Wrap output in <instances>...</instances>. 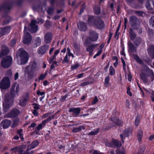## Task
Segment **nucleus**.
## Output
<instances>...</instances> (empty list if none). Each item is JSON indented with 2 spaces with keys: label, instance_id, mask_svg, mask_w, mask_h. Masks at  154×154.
Returning a JSON list of instances; mask_svg holds the SVG:
<instances>
[{
  "label": "nucleus",
  "instance_id": "f257e3e1",
  "mask_svg": "<svg viewBox=\"0 0 154 154\" xmlns=\"http://www.w3.org/2000/svg\"><path fill=\"white\" fill-rule=\"evenodd\" d=\"M20 91V86L17 83H14L11 86V95H5V100L3 102V106L4 111L7 112L13 103L12 97L18 94Z\"/></svg>",
  "mask_w": 154,
  "mask_h": 154
},
{
  "label": "nucleus",
  "instance_id": "f03ea898",
  "mask_svg": "<svg viewBox=\"0 0 154 154\" xmlns=\"http://www.w3.org/2000/svg\"><path fill=\"white\" fill-rule=\"evenodd\" d=\"M88 24L89 26H94L99 29H103L105 26L104 23L101 19L93 17H89Z\"/></svg>",
  "mask_w": 154,
  "mask_h": 154
},
{
  "label": "nucleus",
  "instance_id": "7ed1b4c3",
  "mask_svg": "<svg viewBox=\"0 0 154 154\" xmlns=\"http://www.w3.org/2000/svg\"><path fill=\"white\" fill-rule=\"evenodd\" d=\"M17 56L18 58V63L19 64H25L28 60V54L23 49H20L18 50Z\"/></svg>",
  "mask_w": 154,
  "mask_h": 154
},
{
  "label": "nucleus",
  "instance_id": "20e7f679",
  "mask_svg": "<svg viewBox=\"0 0 154 154\" xmlns=\"http://www.w3.org/2000/svg\"><path fill=\"white\" fill-rule=\"evenodd\" d=\"M149 76L151 77L152 80H154V75L152 71L149 68H145L140 74V78L144 82H146L147 80V77Z\"/></svg>",
  "mask_w": 154,
  "mask_h": 154
},
{
  "label": "nucleus",
  "instance_id": "39448f33",
  "mask_svg": "<svg viewBox=\"0 0 154 154\" xmlns=\"http://www.w3.org/2000/svg\"><path fill=\"white\" fill-rule=\"evenodd\" d=\"M98 34L95 31H90L89 33L88 37L85 42V45L86 46H88L91 42L96 41L98 38Z\"/></svg>",
  "mask_w": 154,
  "mask_h": 154
},
{
  "label": "nucleus",
  "instance_id": "423d86ee",
  "mask_svg": "<svg viewBox=\"0 0 154 154\" xmlns=\"http://www.w3.org/2000/svg\"><path fill=\"white\" fill-rule=\"evenodd\" d=\"M11 85V83L9 78L7 77H4L0 83L1 88L6 89L8 88Z\"/></svg>",
  "mask_w": 154,
  "mask_h": 154
},
{
  "label": "nucleus",
  "instance_id": "0eeeda50",
  "mask_svg": "<svg viewBox=\"0 0 154 154\" xmlns=\"http://www.w3.org/2000/svg\"><path fill=\"white\" fill-rule=\"evenodd\" d=\"M12 62V57L10 56H7L3 58L1 63L3 67H8L10 66Z\"/></svg>",
  "mask_w": 154,
  "mask_h": 154
},
{
  "label": "nucleus",
  "instance_id": "6e6552de",
  "mask_svg": "<svg viewBox=\"0 0 154 154\" xmlns=\"http://www.w3.org/2000/svg\"><path fill=\"white\" fill-rule=\"evenodd\" d=\"M28 29L25 26L24 29V34L23 37V43L25 44H28L31 42L32 40L31 36L29 33L26 32L28 31Z\"/></svg>",
  "mask_w": 154,
  "mask_h": 154
},
{
  "label": "nucleus",
  "instance_id": "1a4fd4ad",
  "mask_svg": "<svg viewBox=\"0 0 154 154\" xmlns=\"http://www.w3.org/2000/svg\"><path fill=\"white\" fill-rule=\"evenodd\" d=\"M141 42L140 38H137L135 42L134 43V45L130 42H128V44L129 49V51L130 52H134L135 51V49L137 45L139 44Z\"/></svg>",
  "mask_w": 154,
  "mask_h": 154
},
{
  "label": "nucleus",
  "instance_id": "9d476101",
  "mask_svg": "<svg viewBox=\"0 0 154 154\" xmlns=\"http://www.w3.org/2000/svg\"><path fill=\"white\" fill-rule=\"evenodd\" d=\"M26 148V146L24 145H21L16 146L11 149L12 151V153H15V154H22L23 149Z\"/></svg>",
  "mask_w": 154,
  "mask_h": 154
},
{
  "label": "nucleus",
  "instance_id": "9b49d317",
  "mask_svg": "<svg viewBox=\"0 0 154 154\" xmlns=\"http://www.w3.org/2000/svg\"><path fill=\"white\" fill-rule=\"evenodd\" d=\"M0 58H2L8 54L9 50L8 48L5 45H2V46H0Z\"/></svg>",
  "mask_w": 154,
  "mask_h": 154
},
{
  "label": "nucleus",
  "instance_id": "f8f14e48",
  "mask_svg": "<svg viewBox=\"0 0 154 154\" xmlns=\"http://www.w3.org/2000/svg\"><path fill=\"white\" fill-rule=\"evenodd\" d=\"M11 28L10 26H6L0 29V37L9 33L11 30Z\"/></svg>",
  "mask_w": 154,
  "mask_h": 154
},
{
  "label": "nucleus",
  "instance_id": "ddd939ff",
  "mask_svg": "<svg viewBox=\"0 0 154 154\" xmlns=\"http://www.w3.org/2000/svg\"><path fill=\"white\" fill-rule=\"evenodd\" d=\"M42 23L43 22L42 21H39L37 22V21L35 20H32L31 21V24L30 25V26L31 28V31L32 32H36L38 29V26H36L35 24L37 23Z\"/></svg>",
  "mask_w": 154,
  "mask_h": 154
},
{
  "label": "nucleus",
  "instance_id": "4468645a",
  "mask_svg": "<svg viewBox=\"0 0 154 154\" xmlns=\"http://www.w3.org/2000/svg\"><path fill=\"white\" fill-rule=\"evenodd\" d=\"M20 113V112L19 110L17 109H14L6 115L5 117L8 118L14 117L19 115Z\"/></svg>",
  "mask_w": 154,
  "mask_h": 154
},
{
  "label": "nucleus",
  "instance_id": "2eb2a0df",
  "mask_svg": "<svg viewBox=\"0 0 154 154\" xmlns=\"http://www.w3.org/2000/svg\"><path fill=\"white\" fill-rule=\"evenodd\" d=\"M131 128H126L124 131L123 134H121L120 137L123 143H124V139H125L126 137L128 136L131 133Z\"/></svg>",
  "mask_w": 154,
  "mask_h": 154
},
{
  "label": "nucleus",
  "instance_id": "dca6fc26",
  "mask_svg": "<svg viewBox=\"0 0 154 154\" xmlns=\"http://www.w3.org/2000/svg\"><path fill=\"white\" fill-rule=\"evenodd\" d=\"M59 50H56L54 52V55L50 58L49 60V62L50 63H53L51 67H53L56 66V65H54V64H56V63L55 61H54V60L55 59L56 56L59 53Z\"/></svg>",
  "mask_w": 154,
  "mask_h": 154
},
{
  "label": "nucleus",
  "instance_id": "f3484780",
  "mask_svg": "<svg viewBox=\"0 0 154 154\" xmlns=\"http://www.w3.org/2000/svg\"><path fill=\"white\" fill-rule=\"evenodd\" d=\"M48 48V45H45L39 47L38 49L37 52L40 54H43L45 53Z\"/></svg>",
  "mask_w": 154,
  "mask_h": 154
},
{
  "label": "nucleus",
  "instance_id": "a211bd4d",
  "mask_svg": "<svg viewBox=\"0 0 154 154\" xmlns=\"http://www.w3.org/2000/svg\"><path fill=\"white\" fill-rule=\"evenodd\" d=\"M29 97V94H27L26 96L22 97L20 101L19 104L21 106H24L28 101Z\"/></svg>",
  "mask_w": 154,
  "mask_h": 154
},
{
  "label": "nucleus",
  "instance_id": "6ab92c4d",
  "mask_svg": "<svg viewBox=\"0 0 154 154\" xmlns=\"http://www.w3.org/2000/svg\"><path fill=\"white\" fill-rule=\"evenodd\" d=\"M81 109L80 108H70L69 111L72 112L75 116H77L80 113Z\"/></svg>",
  "mask_w": 154,
  "mask_h": 154
},
{
  "label": "nucleus",
  "instance_id": "aec40b11",
  "mask_svg": "<svg viewBox=\"0 0 154 154\" xmlns=\"http://www.w3.org/2000/svg\"><path fill=\"white\" fill-rule=\"evenodd\" d=\"M52 35L51 33H48L45 35L44 41L47 43H49L51 40Z\"/></svg>",
  "mask_w": 154,
  "mask_h": 154
},
{
  "label": "nucleus",
  "instance_id": "412c9836",
  "mask_svg": "<svg viewBox=\"0 0 154 154\" xmlns=\"http://www.w3.org/2000/svg\"><path fill=\"white\" fill-rule=\"evenodd\" d=\"M78 28L79 30L82 31H85L87 29L86 24L83 22H80L78 24Z\"/></svg>",
  "mask_w": 154,
  "mask_h": 154
},
{
  "label": "nucleus",
  "instance_id": "4be33fe9",
  "mask_svg": "<svg viewBox=\"0 0 154 154\" xmlns=\"http://www.w3.org/2000/svg\"><path fill=\"white\" fill-rule=\"evenodd\" d=\"M11 124V121L8 120H5L2 122L1 125L3 127V128L5 129L8 128Z\"/></svg>",
  "mask_w": 154,
  "mask_h": 154
},
{
  "label": "nucleus",
  "instance_id": "5701e85b",
  "mask_svg": "<svg viewBox=\"0 0 154 154\" xmlns=\"http://www.w3.org/2000/svg\"><path fill=\"white\" fill-rule=\"evenodd\" d=\"M39 143L38 140H35L32 142L27 147V150H29L31 149H33L38 146Z\"/></svg>",
  "mask_w": 154,
  "mask_h": 154
},
{
  "label": "nucleus",
  "instance_id": "b1692460",
  "mask_svg": "<svg viewBox=\"0 0 154 154\" xmlns=\"http://www.w3.org/2000/svg\"><path fill=\"white\" fill-rule=\"evenodd\" d=\"M97 45H93L88 46L86 49L87 51L89 52L90 55L93 54V51L94 48L97 47Z\"/></svg>",
  "mask_w": 154,
  "mask_h": 154
},
{
  "label": "nucleus",
  "instance_id": "393cba45",
  "mask_svg": "<svg viewBox=\"0 0 154 154\" xmlns=\"http://www.w3.org/2000/svg\"><path fill=\"white\" fill-rule=\"evenodd\" d=\"M85 126L82 125L79 127L74 128L72 129V131L74 133H77L80 131L82 129H85Z\"/></svg>",
  "mask_w": 154,
  "mask_h": 154
},
{
  "label": "nucleus",
  "instance_id": "a878e982",
  "mask_svg": "<svg viewBox=\"0 0 154 154\" xmlns=\"http://www.w3.org/2000/svg\"><path fill=\"white\" fill-rule=\"evenodd\" d=\"M143 135V132L141 130H139L138 131L137 137L138 140L139 142H140L141 140V139H142Z\"/></svg>",
  "mask_w": 154,
  "mask_h": 154
},
{
  "label": "nucleus",
  "instance_id": "bb28decb",
  "mask_svg": "<svg viewBox=\"0 0 154 154\" xmlns=\"http://www.w3.org/2000/svg\"><path fill=\"white\" fill-rule=\"evenodd\" d=\"M25 73L26 74H28V77L29 79L32 78L33 75V73L32 71H29L28 69V68H27L26 70L25 71Z\"/></svg>",
  "mask_w": 154,
  "mask_h": 154
},
{
  "label": "nucleus",
  "instance_id": "cd10ccee",
  "mask_svg": "<svg viewBox=\"0 0 154 154\" xmlns=\"http://www.w3.org/2000/svg\"><path fill=\"white\" fill-rule=\"evenodd\" d=\"M134 59L138 63L141 64H143V62L142 60H141L139 57L136 55H133Z\"/></svg>",
  "mask_w": 154,
  "mask_h": 154
},
{
  "label": "nucleus",
  "instance_id": "c85d7f7f",
  "mask_svg": "<svg viewBox=\"0 0 154 154\" xmlns=\"http://www.w3.org/2000/svg\"><path fill=\"white\" fill-rule=\"evenodd\" d=\"M46 124V123L45 122L43 121L41 124L38 125L36 128L38 130L42 129L43 128L45 127Z\"/></svg>",
  "mask_w": 154,
  "mask_h": 154
},
{
  "label": "nucleus",
  "instance_id": "c756f323",
  "mask_svg": "<svg viewBox=\"0 0 154 154\" xmlns=\"http://www.w3.org/2000/svg\"><path fill=\"white\" fill-rule=\"evenodd\" d=\"M113 144L114 146V147L121 146V143L117 140L114 139L112 140Z\"/></svg>",
  "mask_w": 154,
  "mask_h": 154
},
{
  "label": "nucleus",
  "instance_id": "7c9ffc66",
  "mask_svg": "<svg viewBox=\"0 0 154 154\" xmlns=\"http://www.w3.org/2000/svg\"><path fill=\"white\" fill-rule=\"evenodd\" d=\"M130 37L131 39H133L136 37L135 34L133 32L132 29H131L130 31Z\"/></svg>",
  "mask_w": 154,
  "mask_h": 154
},
{
  "label": "nucleus",
  "instance_id": "2f4dec72",
  "mask_svg": "<svg viewBox=\"0 0 154 154\" xmlns=\"http://www.w3.org/2000/svg\"><path fill=\"white\" fill-rule=\"evenodd\" d=\"M99 129L98 128H97L95 130H94V131H91L90 133H88V135H93L96 134L99 132Z\"/></svg>",
  "mask_w": 154,
  "mask_h": 154
},
{
  "label": "nucleus",
  "instance_id": "473e14b6",
  "mask_svg": "<svg viewBox=\"0 0 154 154\" xmlns=\"http://www.w3.org/2000/svg\"><path fill=\"white\" fill-rule=\"evenodd\" d=\"M148 50V52L150 53L152 57L154 58V46H151L150 48Z\"/></svg>",
  "mask_w": 154,
  "mask_h": 154
},
{
  "label": "nucleus",
  "instance_id": "72a5a7b5",
  "mask_svg": "<svg viewBox=\"0 0 154 154\" xmlns=\"http://www.w3.org/2000/svg\"><path fill=\"white\" fill-rule=\"evenodd\" d=\"M34 43L36 47L39 46L41 44V38L39 37L36 38L35 41Z\"/></svg>",
  "mask_w": 154,
  "mask_h": 154
},
{
  "label": "nucleus",
  "instance_id": "f704fd0d",
  "mask_svg": "<svg viewBox=\"0 0 154 154\" xmlns=\"http://www.w3.org/2000/svg\"><path fill=\"white\" fill-rule=\"evenodd\" d=\"M109 76H107L105 79L104 84L105 86L106 87L109 86Z\"/></svg>",
  "mask_w": 154,
  "mask_h": 154
},
{
  "label": "nucleus",
  "instance_id": "c9c22d12",
  "mask_svg": "<svg viewBox=\"0 0 154 154\" xmlns=\"http://www.w3.org/2000/svg\"><path fill=\"white\" fill-rule=\"evenodd\" d=\"M112 120L117 125H120L121 124V121L116 118L115 119L112 118Z\"/></svg>",
  "mask_w": 154,
  "mask_h": 154
},
{
  "label": "nucleus",
  "instance_id": "e433bc0d",
  "mask_svg": "<svg viewBox=\"0 0 154 154\" xmlns=\"http://www.w3.org/2000/svg\"><path fill=\"white\" fill-rule=\"evenodd\" d=\"M67 56H72V58L74 57V55L71 52L69 48H67V52L66 54Z\"/></svg>",
  "mask_w": 154,
  "mask_h": 154
},
{
  "label": "nucleus",
  "instance_id": "4c0bfd02",
  "mask_svg": "<svg viewBox=\"0 0 154 154\" xmlns=\"http://www.w3.org/2000/svg\"><path fill=\"white\" fill-rule=\"evenodd\" d=\"M37 66V64L35 61H32L30 62L29 67H35Z\"/></svg>",
  "mask_w": 154,
  "mask_h": 154
},
{
  "label": "nucleus",
  "instance_id": "58836bf2",
  "mask_svg": "<svg viewBox=\"0 0 154 154\" xmlns=\"http://www.w3.org/2000/svg\"><path fill=\"white\" fill-rule=\"evenodd\" d=\"M55 114L52 116H50L48 118L46 119L44 121L46 123L49 121L51 120L52 119H54V117H55Z\"/></svg>",
  "mask_w": 154,
  "mask_h": 154
},
{
  "label": "nucleus",
  "instance_id": "ea45409f",
  "mask_svg": "<svg viewBox=\"0 0 154 154\" xmlns=\"http://www.w3.org/2000/svg\"><path fill=\"white\" fill-rule=\"evenodd\" d=\"M69 58L67 55H66L63 60L62 61L63 63H68L69 61Z\"/></svg>",
  "mask_w": 154,
  "mask_h": 154
},
{
  "label": "nucleus",
  "instance_id": "a19ab883",
  "mask_svg": "<svg viewBox=\"0 0 154 154\" xmlns=\"http://www.w3.org/2000/svg\"><path fill=\"white\" fill-rule=\"evenodd\" d=\"M92 82H90L87 81L84 82L80 84V85L81 86H85L89 85L90 83H92Z\"/></svg>",
  "mask_w": 154,
  "mask_h": 154
},
{
  "label": "nucleus",
  "instance_id": "79ce46f5",
  "mask_svg": "<svg viewBox=\"0 0 154 154\" xmlns=\"http://www.w3.org/2000/svg\"><path fill=\"white\" fill-rule=\"evenodd\" d=\"M115 73V70L113 68H110L109 74L111 75H114Z\"/></svg>",
  "mask_w": 154,
  "mask_h": 154
},
{
  "label": "nucleus",
  "instance_id": "37998d69",
  "mask_svg": "<svg viewBox=\"0 0 154 154\" xmlns=\"http://www.w3.org/2000/svg\"><path fill=\"white\" fill-rule=\"evenodd\" d=\"M102 52V49H98L97 53L94 56L93 58H96L97 57L99 56L101 54Z\"/></svg>",
  "mask_w": 154,
  "mask_h": 154
},
{
  "label": "nucleus",
  "instance_id": "c03bdc74",
  "mask_svg": "<svg viewBox=\"0 0 154 154\" xmlns=\"http://www.w3.org/2000/svg\"><path fill=\"white\" fill-rule=\"evenodd\" d=\"M105 145L109 147H113L114 146L113 144L112 140V142H107L105 143Z\"/></svg>",
  "mask_w": 154,
  "mask_h": 154
},
{
  "label": "nucleus",
  "instance_id": "a18cd8bd",
  "mask_svg": "<svg viewBox=\"0 0 154 154\" xmlns=\"http://www.w3.org/2000/svg\"><path fill=\"white\" fill-rule=\"evenodd\" d=\"M47 73H45L41 75L39 77V80H43L44 79L46 76Z\"/></svg>",
  "mask_w": 154,
  "mask_h": 154
},
{
  "label": "nucleus",
  "instance_id": "49530a36",
  "mask_svg": "<svg viewBox=\"0 0 154 154\" xmlns=\"http://www.w3.org/2000/svg\"><path fill=\"white\" fill-rule=\"evenodd\" d=\"M149 23L152 26H154V16L151 17L149 20Z\"/></svg>",
  "mask_w": 154,
  "mask_h": 154
},
{
  "label": "nucleus",
  "instance_id": "de8ad7c7",
  "mask_svg": "<svg viewBox=\"0 0 154 154\" xmlns=\"http://www.w3.org/2000/svg\"><path fill=\"white\" fill-rule=\"evenodd\" d=\"M94 10L96 14H98L100 13V9L99 7L94 8Z\"/></svg>",
  "mask_w": 154,
  "mask_h": 154
},
{
  "label": "nucleus",
  "instance_id": "09e8293b",
  "mask_svg": "<svg viewBox=\"0 0 154 154\" xmlns=\"http://www.w3.org/2000/svg\"><path fill=\"white\" fill-rule=\"evenodd\" d=\"M19 121L18 119H16L14 121L13 124L12 125V127H13L16 126L17 125L19 122Z\"/></svg>",
  "mask_w": 154,
  "mask_h": 154
},
{
  "label": "nucleus",
  "instance_id": "8fccbe9b",
  "mask_svg": "<svg viewBox=\"0 0 154 154\" xmlns=\"http://www.w3.org/2000/svg\"><path fill=\"white\" fill-rule=\"evenodd\" d=\"M23 131L21 129H19L17 130V133L20 135V138L22 139L23 138V134L22 133Z\"/></svg>",
  "mask_w": 154,
  "mask_h": 154
},
{
  "label": "nucleus",
  "instance_id": "3c124183",
  "mask_svg": "<svg viewBox=\"0 0 154 154\" xmlns=\"http://www.w3.org/2000/svg\"><path fill=\"white\" fill-rule=\"evenodd\" d=\"M140 122V119L139 118H136L135 121V124L136 126L138 125Z\"/></svg>",
  "mask_w": 154,
  "mask_h": 154
},
{
  "label": "nucleus",
  "instance_id": "603ef678",
  "mask_svg": "<svg viewBox=\"0 0 154 154\" xmlns=\"http://www.w3.org/2000/svg\"><path fill=\"white\" fill-rule=\"evenodd\" d=\"M53 11V9L52 8H50L47 10V12L49 14H51Z\"/></svg>",
  "mask_w": 154,
  "mask_h": 154
},
{
  "label": "nucleus",
  "instance_id": "864d4df0",
  "mask_svg": "<svg viewBox=\"0 0 154 154\" xmlns=\"http://www.w3.org/2000/svg\"><path fill=\"white\" fill-rule=\"evenodd\" d=\"M16 44V41L14 39H12L10 42V45L12 46H14Z\"/></svg>",
  "mask_w": 154,
  "mask_h": 154
},
{
  "label": "nucleus",
  "instance_id": "5fc2aeb1",
  "mask_svg": "<svg viewBox=\"0 0 154 154\" xmlns=\"http://www.w3.org/2000/svg\"><path fill=\"white\" fill-rule=\"evenodd\" d=\"M98 101V100L97 97H95L94 100L92 101V104H94L96 103Z\"/></svg>",
  "mask_w": 154,
  "mask_h": 154
},
{
  "label": "nucleus",
  "instance_id": "6e6d98bb",
  "mask_svg": "<svg viewBox=\"0 0 154 154\" xmlns=\"http://www.w3.org/2000/svg\"><path fill=\"white\" fill-rule=\"evenodd\" d=\"M45 94V92H41L39 91H37V94L38 95L42 96Z\"/></svg>",
  "mask_w": 154,
  "mask_h": 154
},
{
  "label": "nucleus",
  "instance_id": "4d7b16f0",
  "mask_svg": "<svg viewBox=\"0 0 154 154\" xmlns=\"http://www.w3.org/2000/svg\"><path fill=\"white\" fill-rule=\"evenodd\" d=\"M127 93L130 96H132L131 93L130 91V89L129 87H128L127 88Z\"/></svg>",
  "mask_w": 154,
  "mask_h": 154
},
{
  "label": "nucleus",
  "instance_id": "13d9d810",
  "mask_svg": "<svg viewBox=\"0 0 154 154\" xmlns=\"http://www.w3.org/2000/svg\"><path fill=\"white\" fill-rule=\"evenodd\" d=\"M132 76L130 72H129L128 75V80L129 82H131V80Z\"/></svg>",
  "mask_w": 154,
  "mask_h": 154
},
{
  "label": "nucleus",
  "instance_id": "bf43d9fd",
  "mask_svg": "<svg viewBox=\"0 0 154 154\" xmlns=\"http://www.w3.org/2000/svg\"><path fill=\"white\" fill-rule=\"evenodd\" d=\"M125 151H118L116 153V154H125Z\"/></svg>",
  "mask_w": 154,
  "mask_h": 154
},
{
  "label": "nucleus",
  "instance_id": "052dcab7",
  "mask_svg": "<svg viewBox=\"0 0 154 154\" xmlns=\"http://www.w3.org/2000/svg\"><path fill=\"white\" fill-rule=\"evenodd\" d=\"M33 114L35 116H37L38 115V112L35 109H34L32 112Z\"/></svg>",
  "mask_w": 154,
  "mask_h": 154
},
{
  "label": "nucleus",
  "instance_id": "680f3d73",
  "mask_svg": "<svg viewBox=\"0 0 154 154\" xmlns=\"http://www.w3.org/2000/svg\"><path fill=\"white\" fill-rule=\"evenodd\" d=\"M33 106H34V108L36 109H39V107L38 106V105L36 103H34L33 104Z\"/></svg>",
  "mask_w": 154,
  "mask_h": 154
},
{
  "label": "nucleus",
  "instance_id": "e2e57ef3",
  "mask_svg": "<svg viewBox=\"0 0 154 154\" xmlns=\"http://www.w3.org/2000/svg\"><path fill=\"white\" fill-rule=\"evenodd\" d=\"M67 97V95H65L64 96H62L61 97V101H64L66 99Z\"/></svg>",
  "mask_w": 154,
  "mask_h": 154
},
{
  "label": "nucleus",
  "instance_id": "0e129e2a",
  "mask_svg": "<svg viewBox=\"0 0 154 154\" xmlns=\"http://www.w3.org/2000/svg\"><path fill=\"white\" fill-rule=\"evenodd\" d=\"M84 73H81L78 75L77 76V78L79 79L84 77Z\"/></svg>",
  "mask_w": 154,
  "mask_h": 154
},
{
  "label": "nucleus",
  "instance_id": "69168bd1",
  "mask_svg": "<svg viewBox=\"0 0 154 154\" xmlns=\"http://www.w3.org/2000/svg\"><path fill=\"white\" fill-rule=\"evenodd\" d=\"M146 6L147 9H151L150 4L149 2H147L146 3Z\"/></svg>",
  "mask_w": 154,
  "mask_h": 154
},
{
  "label": "nucleus",
  "instance_id": "338daca9",
  "mask_svg": "<svg viewBox=\"0 0 154 154\" xmlns=\"http://www.w3.org/2000/svg\"><path fill=\"white\" fill-rule=\"evenodd\" d=\"M93 154H103V153L98 151L97 150H94L93 152Z\"/></svg>",
  "mask_w": 154,
  "mask_h": 154
},
{
  "label": "nucleus",
  "instance_id": "774afa93",
  "mask_svg": "<svg viewBox=\"0 0 154 154\" xmlns=\"http://www.w3.org/2000/svg\"><path fill=\"white\" fill-rule=\"evenodd\" d=\"M81 66H82L81 65L79 64L78 63H76L74 65L73 67H79Z\"/></svg>",
  "mask_w": 154,
  "mask_h": 154
}]
</instances>
